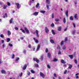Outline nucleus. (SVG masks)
Masks as SVG:
<instances>
[{"mask_svg":"<svg viewBox=\"0 0 79 79\" xmlns=\"http://www.w3.org/2000/svg\"><path fill=\"white\" fill-rule=\"evenodd\" d=\"M54 76L55 77H56V73L54 74Z\"/></svg>","mask_w":79,"mask_h":79,"instance_id":"obj_57","label":"nucleus"},{"mask_svg":"<svg viewBox=\"0 0 79 79\" xmlns=\"http://www.w3.org/2000/svg\"><path fill=\"white\" fill-rule=\"evenodd\" d=\"M38 14L39 12H35V13H33V15H34V16H37L38 15Z\"/></svg>","mask_w":79,"mask_h":79,"instance_id":"obj_13","label":"nucleus"},{"mask_svg":"<svg viewBox=\"0 0 79 79\" xmlns=\"http://www.w3.org/2000/svg\"><path fill=\"white\" fill-rule=\"evenodd\" d=\"M73 67V65L69 64V69H71V68H72Z\"/></svg>","mask_w":79,"mask_h":79,"instance_id":"obj_26","label":"nucleus"},{"mask_svg":"<svg viewBox=\"0 0 79 79\" xmlns=\"http://www.w3.org/2000/svg\"><path fill=\"white\" fill-rule=\"evenodd\" d=\"M4 42H5V41H4V40H2V44H3V43H4Z\"/></svg>","mask_w":79,"mask_h":79,"instance_id":"obj_61","label":"nucleus"},{"mask_svg":"<svg viewBox=\"0 0 79 79\" xmlns=\"http://www.w3.org/2000/svg\"><path fill=\"white\" fill-rule=\"evenodd\" d=\"M20 39L21 40H23V39H24V38L23 37H20Z\"/></svg>","mask_w":79,"mask_h":79,"instance_id":"obj_62","label":"nucleus"},{"mask_svg":"<svg viewBox=\"0 0 79 79\" xmlns=\"http://www.w3.org/2000/svg\"><path fill=\"white\" fill-rule=\"evenodd\" d=\"M46 3L48 5H49L50 3V2L49 1V0H46Z\"/></svg>","mask_w":79,"mask_h":79,"instance_id":"obj_19","label":"nucleus"},{"mask_svg":"<svg viewBox=\"0 0 79 79\" xmlns=\"http://www.w3.org/2000/svg\"><path fill=\"white\" fill-rule=\"evenodd\" d=\"M61 63H63V64H65L66 63V62L63 59L61 60Z\"/></svg>","mask_w":79,"mask_h":79,"instance_id":"obj_15","label":"nucleus"},{"mask_svg":"<svg viewBox=\"0 0 79 79\" xmlns=\"http://www.w3.org/2000/svg\"><path fill=\"white\" fill-rule=\"evenodd\" d=\"M40 76L42 77L43 78H44L45 77V74L42 72H40Z\"/></svg>","mask_w":79,"mask_h":79,"instance_id":"obj_2","label":"nucleus"},{"mask_svg":"<svg viewBox=\"0 0 79 79\" xmlns=\"http://www.w3.org/2000/svg\"><path fill=\"white\" fill-rule=\"evenodd\" d=\"M39 3H38L36 5V8H38V7H39Z\"/></svg>","mask_w":79,"mask_h":79,"instance_id":"obj_31","label":"nucleus"},{"mask_svg":"<svg viewBox=\"0 0 79 79\" xmlns=\"http://www.w3.org/2000/svg\"><path fill=\"white\" fill-rule=\"evenodd\" d=\"M47 66L48 68L49 69H50V65H49V64H47Z\"/></svg>","mask_w":79,"mask_h":79,"instance_id":"obj_34","label":"nucleus"},{"mask_svg":"<svg viewBox=\"0 0 79 79\" xmlns=\"http://www.w3.org/2000/svg\"><path fill=\"white\" fill-rule=\"evenodd\" d=\"M23 53L26 54V49L23 50Z\"/></svg>","mask_w":79,"mask_h":79,"instance_id":"obj_38","label":"nucleus"},{"mask_svg":"<svg viewBox=\"0 0 79 79\" xmlns=\"http://www.w3.org/2000/svg\"><path fill=\"white\" fill-rule=\"evenodd\" d=\"M65 15L67 17H68V10H67L66 11Z\"/></svg>","mask_w":79,"mask_h":79,"instance_id":"obj_16","label":"nucleus"},{"mask_svg":"<svg viewBox=\"0 0 79 79\" xmlns=\"http://www.w3.org/2000/svg\"><path fill=\"white\" fill-rule=\"evenodd\" d=\"M48 58H50V56L51 55V54L50 53H48Z\"/></svg>","mask_w":79,"mask_h":79,"instance_id":"obj_28","label":"nucleus"},{"mask_svg":"<svg viewBox=\"0 0 79 79\" xmlns=\"http://www.w3.org/2000/svg\"><path fill=\"white\" fill-rule=\"evenodd\" d=\"M70 19L71 20V21H73V17L70 16Z\"/></svg>","mask_w":79,"mask_h":79,"instance_id":"obj_32","label":"nucleus"},{"mask_svg":"<svg viewBox=\"0 0 79 79\" xmlns=\"http://www.w3.org/2000/svg\"><path fill=\"white\" fill-rule=\"evenodd\" d=\"M46 53H47V52H48V48H47L46 49Z\"/></svg>","mask_w":79,"mask_h":79,"instance_id":"obj_44","label":"nucleus"},{"mask_svg":"<svg viewBox=\"0 0 79 79\" xmlns=\"http://www.w3.org/2000/svg\"><path fill=\"white\" fill-rule=\"evenodd\" d=\"M31 72L32 73H33V74H34L35 73V72L33 70H31Z\"/></svg>","mask_w":79,"mask_h":79,"instance_id":"obj_30","label":"nucleus"},{"mask_svg":"<svg viewBox=\"0 0 79 79\" xmlns=\"http://www.w3.org/2000/svg\"><path fill=\"white\" fill-rule=\"evenodd\" d=\"M9 45L10 47H13V44H9Z\"/></svg>","mask_w":79,"mask_h":79,"instance_id":"obj_53","label":"nucleus"},{"mask_svg":"<svg viewBox=\"0 0 79 79\" xmlns=\"http://www.w3.org/2000/svg\"><path fill=\"white\" fill-rule=\"evenodd\" d=\"M61 27H59L58 28V31H61Z\"/></svg>","mask_w":79,"mask_h":79,"instance_id":"obj_18","label":"nucleus"},{"mask_svg":"<svg viewBox=\"0 0 79 79\" xmlns=\"http://www.w3.org/2000/svg\"><path fill=\"white\" fill-rule=\"evenodd\" d=\"M27 66V64H25L23 68V70H25V69H26Z\"/></svg>","mask_w":79,"mask_h":79,"instance_id":"obj_6","label":"nucleus"},{"mask_svg":"<svg viewBox=\"0 0 79 79\" xmlns=\"http://www.w3.org/2000/svg\"><path fill=\"white\" fill-rule=\"evenodd\" d=\"M28 47L31 48V44H30L29 45H28Z\"/></svg>","mask_w":79,"mask_h":79,"instance_id":"obj_63","label":"nucleus"},{"mask_svg":"<svg viewBox=\"0 0 79 79\" xmlns=\"http://www.w3.org/2000/svg\"><path fill=\"white\" fill-rule=\"evenodd\" d=\"M52 32L53 35H55V31H54V30H52Z\"/></svg>","mask_w":79,"mask_h":79,"instance_id":"obj_20","label":"nucleus"},{"mask_svg":"<svg viewBox=\"0 0 79 79\" xmlns=\"http://www.w3.org/2000/svg\"><path fill=\"white\" fill-rule=\"evenodd\" d=\"M66 73H67V70H65L64 71V74H66Z\"/></svg>","mask_w":79,"mask_h":79,"instance_id":"obj_48","label":"nucleus"},{"mask_svg":"<svg viewBox=\"0 0 79 79\" xmlns=\"http://www.w3.org/2000/svg\"><path fill=\"white\" fill-rule=\"evenodd\" d=\"M13 19H12L10 20V24H12V23H13Z\"/></svg>","mask_w":79,"mask_h":79,"instance_id":"obj_21","label":"nucleus"},{"mask_svg":"<svg viewBox=\"0 0 79 79\" xmlns=\"http://www.w3.org/2000/svg\"><path fill=\"white\" fill-rule=\"evenodd\" d=\"M76 33V30H74V31H72V34H74Z\"/></svg>","mask_w":79,"mask_h":79,"instance_id":"obj_35","label":"nucleus"},{"mask_svg":"<svg viewBox=\"0 0 79 79\" xmlns=\"http://www.w3.org/2000/svg\"><path fill=\"white\" fill-rule=\"evenodd\" d=\"M33 39L34 40H35V41L36 43H37H37H39V41L38 40L36 39L35 38H33Z\"/></svg>","mask_w":79,"mask_h":79,"instance_id":"obj_9","label":"nucleus"},{"mask_svg":"<svg viewBox=\"0 0 79 79\" xmlns=\"http://www.w3.org/2000/svg\"><path fill=\"white\" fill-rule=\"evenodd\" d=\"M67 29H68V28L66 27L64 29V31H67Z\"/></svg>","mask_w":79,"mask_h":79,"instance_id":"obj_56","label":"nucleus"},{"mask_svg":"<svg viewBox=\"0 0 79 79\" xmlns=\"http://www.w3.org/2000/svg\"><path fill=\"white\" fill-rule=\"evenodd\" d=\"M41 61H43V60L44 59L43 56H41Z\"/></svg>","mask_w":79,"mask_h":79,"instance_id":"obj_37","label":"nucleus"},{"mask_svg":"<svg viewBox=\"0 0 79 79\" xmlns=\"http://www.w3.org/2000/svg\"><path fill=\"white\" fill-rule=\"evenodd\" d=\"M38 32L39 31L37 30H36V35L38 38H39V35Z\"/></svg>","mask_w":79,"mask_h":79,"instance_id":"obj_8","label":"nucleus"},{"mask_svg":"<svg viewBox=\"0 0 79 79\" xmlns=\"http://www.w3.org/2000/svg\"><path fill=\"white\" fill-rule=\"evenodd\" d=\"M5 15L6 17H7V13H5Z\"/></svg>","mask_w":79,"mask_h":79,"instance_id":"obj_60","label":"nucleus"},{"mask_svg":"<svg viewBox=\"0 0 79 79\" xmlns=\"http://www.w3.org/2000/svg\"><path fill=\"white\" fill-rule=\"evenodd\" d=\"M15 5L17 6V8L18 9H19V4L18 3H16Z\"/></svg>","mask_w":79,"mask_h":79,"instance_id":"obj_7","label":"nucleus"},{"mask_svg":"<svg viewBox=\"0 0 79 79\" xmlns=\"http://www.w3.org/2000/svg\"><path fill=\"white\" fill-rule=\"evenodd\" d=\"M45 30L46 33H48L49 32V30H48V28L47 27H45Z\"/></svg>","mask_w":79,"mask_h":79,"instance_id":"obj_4","label":"nucleus"},{"mask_svg":"<svg viewBox=\"0 0 79 79\" xmlns=\"http://www.w3.org/2000/svg\"><path fill=\"white\" fill-rule=\"evenodd\" d=\"M74 62L75 64H77V60L76 59H75L74 60Z\"/></svg>","mask_w":79,"mask_h":79,"instance_id":"obj_22","label":"nucleus"},{"mask_svg":"<svg viewBox=\"0 0 79 79\" xmlns=\"http://www.w3.org/2000/svg\"><path fill=\"white\" fill-rule=\"evenodd\" d=\"M58 61V59H57L56 58L54 59V60H53V61H54V62H55L56 61Z\"/></svg>","mask_w":79,"mask_h":79,"instance_id":"obj_29","label":"nucleus"},{"mask_svg":"<svg viewBox=\"0 0 79 79\" xmlns=\"http://www.w3.org/2000/svg\"><path fill=\"white\" fill-rule=\"evenodd\" d=\"M19 60V57L17 58L16 59V61H18V60Z\"/></svg>","mask_w":79,"mask_h":79,"instance_id":"obj_49","label":"nucleus"},{"mask_svg":"<svg viewBox=\"0 0 79 79\" xmlns=\"http://www.w3.org/2000/svg\"><path fill=\"white\" fill-rule=\"evenodd\" d=\"M73 26L74 27H76V24H75V23H73Z\"/></svg>","mask_w":79,"mask_h":79,"instance_id":"obj_51","label":"nucleus"},{"mask_svg":"<svg viewBox=\"0 0 79 79\" xmlns=\"http://www.w3.org/2000/svg\"><path fill=\"white\" fill-rule=\"evenodd\" d=\"M12 59L15 58V54H12Z\"/></svg>","mask_w":79,"mask_h":79,"instance_id":"obj_41","label":"nucleus"},{"mask_svg":"<svg viewBox=\"0 0 79 79\" xmlns=\"http://www.w3.org/2000/svg\"><path fill=\"white\" fill-rule=\"evenodd\" d=\"M40 48V45L39 44L38 45V46L36 49V50L37 51H39V49Z\"/></svg>","mask_w":79,"mask_h":79,"instance_id":"obj_10","label":"nucleus"},{"mask_svg":"<svg viewBox=\"0 0 79 79\" xmlns=\"http://www.w3.org/2000/svg\"><path fill=\"white\" fill-rule=\"evenodd\" d=\"M7 7V6H4L3 7V9L4 10H5V9H6V7Z\"/></svg>","mask_w":79,"mask_h":79,"instance_id":"obj_55","label":"nucleus"},{"mask_svg":"<svg viewBox=\"0 0 79 79\" xmlns=\"http://www.w3.org/2000/svg\"><path fill=\"white\" fill-rule=\"evenodd\" d=\"M15 30H17V31H18V30L19 29L17 27H15Z\"/></svg>","mask_w":79,"mask_h":79,"instance_id":"obj_52","label":"nucleus"},{"mask_svg":"<svg viewBox=\"0 0 79 79\" xmlns=\"http://www.w3.org/2000/svg\"><path fill=\"white\" fill-rule=\"evenodd\" d=\"M54 23H52L51 25V27H54Z\"/></svg>","mask_w":79,"mask_h":79,"instance_id":"obj_43","label":"nucleus"},{"mask_svg":"<svg viewBox=\"0 0 79 79\" xmlns=\"http://www.w3.org/2000/svg\"><path fill=\"white\" fill-rule=\"evenodd\" d=\"M0 37H2V38H4V36H3V35L2 34L0 35Z\"/></svg>","mask_w":79,"mask_h":79,"instance_id":"obj_33","label":"nucleus"},{"mask_svg":"<svg viewBox=\"0 0 79 79\" xmlns=\"http://www.w3.org/2000/svg\"><path fill=\"white\" fill-rule=\"evenodd\" d=\"M52 18H54V14H52Z\"/></svg>","mask_w":79,"mask_h":79,"instance_id":"obj_40","label":"nucleus"},{"mask_svg":"<svg viewBox=\"0 0 79 79\" xmlns=\"http://www.w3.org/2000/svg\"><path fill=\"white\" fill-rule=\"evenodd\" d=\"M67 66V65L66 64H65L64 65V67H66Z\"/></svg>","mask_w":79,"mask_h":79,"instance_id":"obj_64","label":"nucleus"},{"mask_svg":"<svg viewBox=\"0 0 79 79\" xmlns=\"http://www.w3.org/2000/svg\"><path fill=\"white\" fill-rule=\"evenodd\" d=\"M11 31H10L8 30L7 31V35L9 36V35H11Z\"/></svg>","mask_w":79,"mask_h":79,"instance_id":"obj_12","label":"nucleus"},{"mask_svg":"<svg viewBox=\"0 0 79 79\" xmlns=\"http://www.w3.org/2000/svg\"><path fill=\"white\" fill-rule=\"evenodd\" d=\"M7 42H9L10 41V38H7L6 39Z\"/></svg>","mask_w":79,"mask_h":79,"instance_id":"obj_23","label":"nucleus"},{"mask_svg":"<svg viewBox=\"0 0 79 79\" xmlns=\"http://www.w3.org/2000/svg\"><path fill=\"white\" fill-rule=\"evenodd\" d=\"M46 7L47 8V9H48H48H49V6H48V5H47L46 6Z\"/></svg>","mask_w":79,"mask_h":79,"instance_id":"obj_50","label":"nucleus"},{"mask_svg":"<svg viewBox=\"0 0 79 79\" xmlns=\"http://www.w3.org/2000/svg\"><path fill=\"white\" fill-rule=\"evenodd\" d=\"M20 30L21 31H22V32H23V33H25L26 32H25V31H24V30H23V29L21 28L20 29Z\"/></svg>","mask_w":79,"mask_h":79,"instance_id":"obj_24","label":"nucleus"},{"mask_svg":"<svg viewBox=\"0 0 79 79\" xmlns=\"http://www.w3.org/2000/svg\"><path fill=\"white\" fill-rule=\"evenodd\" d=\"M30 74H31V73H30V72H28L27 73V75L28 76H29Z\"/></svg>","mask_w":79,"mask_h":79,"instance_id":"obj_59","label":"nucleus"},{"mask_svg":"<svg viewBox=\"0 0 79 79\" xmlns=\"http://www.w3.org/2000/svg\"><path fill=\"white\" fill-rule=\"evenodd\" d=\"M61 51H59V52L58 53V55H61Z\"/></svg>","mask_w":79,"mask_h":79,"instance_id":"obj_46","label":"nucleus"},{"mask_svg":"<svg viewBox=\"0 0 79 79\" xmlns=\"http://www.w3.org/2000/svg\"><path fill=\"white\" fill-rule=\"evenodd\" d=\"M55 21H59V19H55Z\"/></svg>","mask_w":79,"mask_h":79,"instance_id":"obj_47","label":"nucleus"},{"mask_svg":"<svg viewBox=\"0 0 79 79\" xmlns=\"http://www.w3.org/2000/svg\"><path fill=\"white\" fill-rule=\"evenodd\" d=\"M68 56L71 59H73V55H69Z\"/></svg>","mask_w":79,"mask_h":79,"instance_id":"obj_14","label":"nucleus"},{"mask_svg":"<svg viewBox=\"0 0 79 79\" xmlns=\"http://www.w3.org/2000/svg\"><path fill=\"white\" fill-rule=\"evenodd\" d=\"M22 76H23V73H21V74L19 75V76L21 77Z\"/></svg>","mask_w":79,"mask_h":79,"instance_id":"obj_58","label":"nucleus"},{"mask_svg":"<svg viewBox=\"0 0 79 79\" xmlns=\"http://www.w3.org/2000/svg\"><path fill=\"white\" fill-rule=\"evenodd\" d=\"M61 48H60V46L58 45V47H57V49H60Z\"/></svg>","mask_w":79,"mask_h":79,"instance_id":"obj_39","label":"nucleus"},{"mask_svg":"<svg viewBox=\"0 0 79 79\" xmlns=\"http://www.w3.org/2000/svg\"><path fill=\"white\" fill-rule=\"evenodd\" d=\"M63 22L64 23H66V19L65 18H63Z\"/></svg>","mask_w":79,"mask_h":79,"instance_id":"obj_25","label":"nucleus"},{"mask_svg":"<svg viewBox=\"0 0 79 79\" xmlns=\"http://www.w3.org/2000/svg\"><path fill=\"white\" fill-rule=\"evenodd\" d=\"M10 2H8L7 3V5H8V6H10Z\"/></svg>","mask_w":79,"mask_h":79,"instance_id":"obj_54","label":"nucleus"},{"mask_svg":"<svg viewBox=\"0 0 79 79\" xmlns=\"http://www.w3.org/2000/svg\"><path fill=\"white\" fill-rule=\"evenodd\" d=\"M33 60L34 61H36L37 63H39V60H38V59L36 58H33Z\"/></svg>","mask_w":79,"mask_h":79,"instance_id":"obj_3","label":"nucleus"},{"mask_svg":"<svg viewBox=\"0 0 79 79\" xmlns=\"http://www.w3.org/2000/svg\"><path fill=\"white\" fill-rule=\"evenodd\" d=\"M35 67H36V68H38V67H39V64H35Z\"/></svg>","mask_w":79,"mask_h":79,"instance_id":"obj_36","label":"nucleus"},{"mask_svg":"<svg viewBox=\"0 0 79 79\" xmlns=\"http://www.w3.org/2000/svg\"><path fill=\"white\" fill-rule=\"evenodd\" d=\"M68 40V38L66 37L65 39V40L64 41H62V42L61 43L60 45H63L64 44V43L65 42V43H68L67 42V41Z\"/></svg>","mask_w":79,"mask_h":79,"instance_id":"obj_1","label":"nucleus"},{"mask_svg":"<svg viewBox=\"0 0 79 79\" xmlns=\"http://www.w3.org/2000/svg\"><path fill=\"white\" fill-rule=\"evenodd\" d=\"M1 73L2 74H6V71L4 70H2Z\"/></svg>","mask_w":79,"mask_h":79,"instance_id":"obj_11","label":"nucleus"},{"mask_svg":"<svg viewBox=\"0 0 79 79\" xmlns=\"http://www.w3.org/2000/svg\"><path fill=\"white\" fill-rule=\"evenodd\" d=\"M24 30L26 32L27 34H28L29 33V30H28V29H27V28L26 27H25Z\"/></svg>","mask_w":79,"mask_h":79,"instance_id":"obj_5","label":"nucleus"},{"mask_svg":"<svg viewBox=\"0 0 79 79\" xmlns=\"http://www.w3.org/2000/svg\"><path fill=\"white\" fill-rule=\"evenodd\" d=\"M40 12L42 13H45V11L44 10H40Z\"/></svg>","mask_w":79,"mask_h":79,"instance_id":"obj_27","label":"nucleus"},{"mask_svg":"<svg viewBox=\"0 0 79 79\" xmlns=\"http://www.w3.org/2000/svg\"><path fill=\"white\" fill-rule=\"evenodd\" d=\"M50 42L52 44H55V41H54V40H53L51 39L50 40Z\"/></svg>","mask_w":79,"mask_h":79,"instance_id":"obj_17","label":"nucleus"},{"mask_svg":"<svg viewBox=\"0 0 79 79\" xmlns=\"http://www.w3.org/2000/svg\"><path fill=\"white\" fill-rule=\"evenodd\" d=\"M75 18V19H76V18H77V14H75L74 16Z\"/></svg>","mask_w":79,"mask_h":79,"instance_id":"obj_45","label":"nucleus"},{"mask_svg":"<svg viewBox=\"0 0 79 79\" xmlns=\"http://www.w3.org/2000/svg\"><path fill=\"white\" fill-rule=\"evenodd\" d=\"M66 46H63L62 48V49H63V50H65V49H66Z\"/></svg>","mask_w":79,"mask_h":79,"instance_id":"obj_42","label":"nucleus"}]
</instances>
